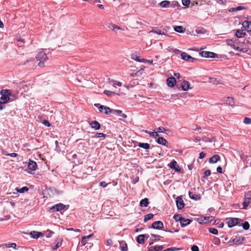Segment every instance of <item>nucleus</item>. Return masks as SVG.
<instances>
[{
  "mask_svg": "<svg viewBox=\"0 0 251 251\" xmlns=\"http://www.w3.org/2000/svg\"><path fill=\"white\" fill-rule=\"evenodd\" d=\"M1 97L0 100L4 104L10 100L9 96L11 95V91L9 90H2L0 92Z\"/></svg>",
  "mask_w": 251,
  "mask_h": 251,
  "instance_id": "1",
  "label": "nucleus"
},
{
  "mask_svg": "<svg viewBox=\"0 0 251 251\" xmlns=\"http://www.w3.org/2000/svg\"><path fill=\"white\" fill-rule=\"evenodd\" d=\"M226 223L229 227H232L236 225L240 226L241 222H243V220L237 218H226Z\"/></svg>",
  "mask_w": 251,
  "mask_h": 251,
  "instance_id": "2",
  "label": "nucleus"
},
{
  "mask_svg": "<svg viewBox=\"0 0 251 251\" xmlns=\"http://www.w3.org/2000/svg\"><path fill=\"white\" fill-rule=\"evenodd\" d=\"M36 58L37 60L39 61L38 63V66L39 67H43L44 62L48 59V57L46 54L43 51L39 52L37 55Z\"/></svg>",
  "mask_w": 251,
  "mask_h": 251,
  "instance_id": "3",
  "label": "nucleus"
},
{
  "mask_svg": "<svg viewBox=\"0 0 251 251\" xmlns=\"http://www.w3.org/2000/svg\"><path fill=\"white\" fill-rule=\"evenodd\" d=\"M227 45L231 47L232 48L236 50L242 51L243 52H246L247 50L243 48H241L239 46H236L234 43V40L232 39H227L226 41Z\"/></svg>",
  "mask_w": 251,
  "mask_h": 251,
  "instance_id": "4",
  "label": "nucleus"
},
{
  "mask_svg": "<svg viewBox=\"0 0 251 251\" xmlns=\"http://www.w3.org/2000/svg\"><path fill=\"white\" fill-rule=\"evenodd\" d=\"M251 203V192H248L245 195L244 201L243 203L242 209H246L249 205Z\"/></svg>",
  "mask_w": 251,
  "mask_h": 251,
  "instance_id": "5",
  "label": "nucleus"
},
{
  "mask_svg": "<svg viewBox=\"0 0 251 251\" xmlns=\"http://www.w3.org/2000/svg\"><path fill=\"white\" fill-rule=\"evenodd\" d=\"M176 204L178 209H181L184 207V203L182 196H178L176 199Z\"/></svg>",
  "mask_w": 251,
  "mask_h": 251,
  "instance_id": "6",
  "label": "nucleus"
},
{
  "mask_svg": "<svg viewBox=\"0 0 251 251\" xmlns=\"http://www.w3.org/2000/svg\"><path fill=\"white\" fill-rule=\"evenodd\" d=\"M200 55L203 57L214 58L215 57V53L210 51H202L200 52Z\"/></svg>",
  "mask_w": 251,
  "mask_h": 251,
  "instance_id": "7",
  "label": "nucleus"
},
{
  "mask_svg": "<svg viewBox=\"0 0 251 251\" xmlns=\"http://www.w3.org/2000/svg\"><path fill=\"white\" fill-rule=\"evenodd\" d=\"M168 166L170 168L174 169L177 172H179L180 171L179 166L177 165V162L174 160L168 164Z\"/></svg>",
  "mask_w": 251,
  "mask_h": 251,
  "instance_id": "8",
  "label": "nucleus"
},
{
  "mask_svg": "<svg viewBox=\"0 0 251 251\" xmlns=\"http://www.w3.org/2000/svg\"><path fill=\"white\" fill-rule=\"evenodd\" d=\"M164 225L161 221H156L152 224L151 227L155 229H162Z\"/></svg>",
  "mask_w": 251,
  "mask_h": 251,
  "instance_id": "9",
  "label": "nucleus"
},
{
  "mask_svg": "<svg viewBox=\"0 0 251 251\" xmlns=\"http://www.w3.org/2000/svg\"><path fill=\"white\" fill-rule=\"evenodd\" d=\"M65 207V205L61 203H59L53 206L51 208V210H52L53 211H59L61 210L64 209Z\"/></svg>",
  "mask_w": 251,
  "mask_h": 251,
  "instance_id": "10",
  "label": "nucleus"
},
{
  "mask_svg": "<svg viewBox=\"0 0 251 251\" xmlns=\"http://www.w3.org/2000/svg\"><path fill=\"white\" fill-rule=\"evenodd\" d=\"M99 110L100 112H103L105 114H108L112 111V109H111L109 107L104 105H100L99 107Z\"/></svg>",
  "mask_w": 251,
  "mask_h": 251,
  "instance_id": "11",
  "label": "nucleus"
},
{
  "mask_svg": "<svg viewBox=\"0 0 251 251\" xmlns=\"http://www.w3.org/2000/svg\"><path fill=\"white\" fill-rule=\"evenodd\" d=\"M181 58L186 61H190V62H193L195 58L191 57L190 55H188L187 53L185 52H183L181 54Z\"/></svg>",
  "mask_w": 251,
  "mask_h": 251,
  "instance_id": "12",
  "label": "nucleus"
},
{
  "mask_svg": "<svg viewBox=\"0 0 251 251\" xmlns=\"http://www.w3.org/2000/svg\"><path fill=\"white\" fill-rule=\"evenodd\" d=\"M176 82V78L173 76L169 77L167 79V83L169 87H173Z\"/></svg>",
  "mask_w": 251,
  "mask_h": 251,
  "instance_id": "13",
  "label": "nucleus"
},
{
  "mask_svg": "<svg viewBox=\"0 0 251 251\" xmlns=\"http://www.w3.org/2000/svg\"><path fill=\"white\" fill-rule=\"evenodd\" d=\"M179 222L181 227H184L189 225L191 222V220L189 219H185L182 217Z\"/></svg>",
  "mask_w": 251,
  "mask_h": 251,
  "instance_id": "14",
  "label": "nucleus"
},
{
  "mask_svg": "<svg viewBox=\"0 0 251 251\" xmlns=\"http://www.w3.org/2000/svg\"><path fill=\"white\" fill-rule=\"evenodd\" d=\"M89 125L92 128L96 130H99L100 127V124L96 121H92L89 123Z\"/></svg>",
  "mask_w": 251,
  "mask_h": 251,
  "instance_id": "15",
  "label": "nucleus"
},
{
  "mask_svg": "<svg viewBox=\"0 0 251 251\" xmlns=\"http://www.w3.org/2000/svg\"><path fill=\"white\" fill-rule=\"evenodd\" d=\"M37 167V163L36 162L29 160L28 163V169L32 171H34L36 169Z\"/></svg>",
  "mask_w": 251,
  "mask_h": 251,
  "instance_id": "16",
  "label": "nucleus"
},
{
  "mask_svg": "<svg viewBox=\"0 0 251 251\" xmlns=\"http://www.w3.org/2000/svg\"><path fill=\"white\" fill-rule=\"evenodd\" d=\"M242 25L248 31H251V22L245 21L243 22Z\"/></svg>",
  "mask_w": 251,
  "mask_h": 251,
  "instance_id": "17",
  "label": "nucleus"
},
{
  "mask_svg": "<svg viewBox=\"0 0 251 251\" xmlns=\"http://www.w3.org/2000/svg\"><path fill=\"white\" fill-rule=\"evenodd\" d=\"M245 239V237H236L235 238L233 239V242H234V243L235 245H240L243 243V242Z\"/></svg>",
  "mask_w": 251,
  "mask_h": 251,
  "instance_id": "18",
  "label": "nucleus"
},
{
  "mask_svg": "<svg viewBox=\"0 0 251 251\" xmlns=\"http://www.w3.org/2000/svg\"><path fill=\"white\" fill-rule=\"evenodd\" d=\"M246 34V32L243 29H238L237 30L235 35L237 38H242L244 37Z\"/></svg>",
  "mask_w": 251,
  "mask_h": 251,
  "instance_id": "19",
  "label": "nucleus"
},
{
  "mask_svg": "<svg viewBox=\"0 0 251 251\" xmlns=\"http://www.w3.org/2000/svg\"><path fill=\"white\" fill-rule=\"evenodd\" d=\"M164 249L163 246H158L156 247L151 246L149 248L147 251H162Z\"/></svg>",
  "mask_w": 251,
  "mask_h": 251,
  "instance_id": "20",
  "label": "nucleus"
},
{
  "mask_svg": "<svg viewBox=\"0 0 251 251\" xmlns=\"http://www.w3.org/2000/svg\"><path fill=\"white\" fill-rule=\"evenodd\" d=\"M220 159V157L219 155H214L209 158V162L210 163H216Z\"/></svg>",
  "mask_w": 251,
  "mask_h": 251,
  "instance_id": "21",
  "label": "nucleus"
},
{
  "mask_svg": "<svg viewBox=\"0 0 251 251\" xmlns=\"http://www.w3.org/2000/svg\"><path fill=\"white\" fill-rule=\"evenodd\" d=\"M145 234H140L137 236L136 238V241L138 243L140 244H143L145 243Z\"/></svg>",
  "mask_w": 251,
  "mask_h": 251,
  "instance_id": "22",
  "label": "nucleus"
},
{
  "mask_svg": "<svg viewBox=\"0 0 251 251\" xmlns=\"http://www.w3.org/2000/svg\"><path fill=\"white\" fill-rule=\"evenodd\" d=\"M189 197L194 200H199L201 199V196L200 195L193 193L192 192H189Z\"/></svg>",
  "mask_w": 251,
  "mask_h": 251,
  "instance_id": "23",
  "label": "nucleus"
},
{
  "mask_svg": "<svg viewBox=\"0 0 251 251\" xmlns=\"http://www.w3.org/2000/svg\"><path fill=\"white\" fill-rule=\"evenodd\" d=\"M247 7L244 6H238L236 7H233L229 9V12H233L235 11H239V10H245L246 9Z\"/></svg>",
  "mask_w": 251,
  "mask_h": 251,
  "instance_id": "24",
  "label": "nucleus"
},
{
  "mask_svg": "<svg viewBox=\"0 0 251 251\" xmlns=\"http://www.w3.org/2000/svg\"><path fill=\"white\" fill-rule=\"evenodd\" d=\"M156 142L158 144L162 145L165 146H167V144H168L167 141L164 139L163 137H159L157 140Z\"/></svg>",
  "mask_w": 251,
  "mask_h": 251,
  "instance_id": "25",
  "label": "nucleus"
},
{
  "mask_svg": "<svg viewBox=\"0 0 251 251\" xmlns=\"http://www.w3.org/2000/svg\"><path fill=\"white\" fill-rule=\"evenodd\" d=\"M182 89L184 91L188 90L190 88V83L188 81L184 80L181 85Z\"/></svg>",
  "mask_w": 251,
  "mask_h": 251,
  "instance_id": "26",
  "label": "nucleus"
},
{
  "mask_svg": "<svg viewBox=\"0 0 251 251\" xmlns=\"http://www.w3.org/2000/svg\"><path fill=\"white\" fill-rule=\"evenodd\" d=\"M221 80L215 77H210L209 78V82L213 84H218L221 83Z\"/></svg>",
  "mask_w": 251,
  "mask_h": 251,
  "instance_id": "27",
  "label": "nucleus"
},
{
  "mask_svg": "<svg viewBox=\"0 0 251 251\" xmlns=\"http://www.w3.org/2000/svg\"><path fill=\"white\" fill-rule=\"evenodd\" d=\"M112 112H113L114 114L118 115L123 118H126L127 115L125 114H122V111L121 110H113Z\"/></svg>",
  "mask_w": 251,
  "mask_h": 251,
  "instance_id": "28",
  "label": "nucleus"
},
{
  "mask_svg": "<svg viewBox=\"0 0 251 251\" xmlns=\"http://www.w3.org/2000/svg\"><path fill=\"white\" fill-rule=\"evenodd\" d=\"M121 245H122L120 246V248L122 251H127L128 250L127 244L125 241L120 242Z\"/></svg>",
  "mask_w": 251,
  "mask_h": 251,
  "instance_id": "29",
  "label": "nucleus"
},
{
  "mask_svg": "<svg viewBox=\"0 0 251 251\" xmlns=\"http://www.w3.org/2000/svg\"><path fill=\"white\" fill-rule=\"evenodd\" d=\"M49 190H50V192L51 193V194L53 195H59L61 193V192L57 190V189H56L54 187L50 188Z\"/></svg>",
  "mask_w": 251,
  "mask_h": 251,
  "instance_id": "30",
  "label": "nucleus"
},
{
  "mask_svg": "<svg viewBox=\"0 0 251 251\" xmlns=\"http://www.w3.org/2000/svg\"><path fill=\"white\" fill-rule=\"evenodd\" d=\"M30 234L33 238H38V237H39L40 235H43L41 232L35 231H31Z\"/></svg>",
  "mask_w": 251,
  "mask_h": 251,
  "instance_id": "31",
  "label": "nucleus"
},
{
  "mask_svg": "<svg viewBox=\"0 0 251 251\" xmlns=\"http://www.w3.org/2000/svg\"><path fill=\"white\" fill-rule=\"evenodd\" d=\"M149 203V200L148 198H145L142 200L140 202V205L141 206L147 207L148 206Z\"/></svg>",
  "mask_w": 251,
  "mask_h": 251,
  "instance_id": "32",
  "label": "nucleus"
},
{
  "mask_svg": "<svg viewBox=\"0 0 251 251\" xmlns=\"http://www.w3.org/2000/svg\"><path fill=\"white\" fill-rule=\"evenodd\" d=\"M174 30L179 33H183L185 31V28L182 26H175Z\"/></svg>",
  "mask_w": 251,
  "mask_h": 251,
  "instance_id": "33",
  "label": "nucleus"
},
{
  "mask_svg": "<svg viewBox=\"0 0 251 251\" xmlns=\"http://www.w3.org/2000/svg\"><path fill=\"white\" fill-rule=\"evenodd\" d=\"M162 238L161 236L159 235H155V234H151V239L152 240V241H159L161 239V238Z\"/></svg>",
  "mask_w": 251,
  "mask_h": 251,
  "instance_id": "34",
  "label": "nucleus"
},
{
  "mask_svg": "<svg viewBox=\"0 0 251 251\" xmlns=\"http://www.w3.org/2000/svg\"><path fill=\"white\" fill-rule=\"evenodd\" d=\"M153 216H154V215L152 213H149V214L145 215L144 219V222L145 223H146L147 221H148L149 220L152 219L153 218Z\"/></svg>",
  "mask_w": 251,
  "mask_h": 251,
  "instance_id": "35",
  "label": "nucleus"
},
{
  "mask_svg": "<svg viewBox=\"0 0 251 251\" xmlns=\"http://www.w3.org/2000/svg\"><path fill=\"white\" fill-rule=\"evenodd\" d=\"M138 146L141 148L147 150L150 148V145L148 143H140Z\"/></svg>",
  "mask_w": 251,
  "mask_h": 251,
  "instance_id": "36",
  "label": "nucleus"
},
{
  "mask_svg": "<svg viewBox=\"0 0 251 251\" xmlns=\"http://www.w3.org/2000/svg\"><path fill=\"white\" fill-rule=\"evenodd\" d=\"M16 190L17 191V192H18V193H24L25 192L27 191L28 190V188L27 187L25 186L20 189H18V188H16Z\"/></svg>",
  "mask_w": 251,
  "mask_h": 251,
  "instance_id": "37",
  "label": "nucleus"
},
{
  "mask_svg": "<svg viewBox=\"0 0 251 251\" xmlns=\"http://www.w3.org/2000/svg\"><path fill=\"white\" fill-rule=\"evenodd\" d=\"M131 58L134 60H136L138 62H142L143 61H144L145 59H140L138 57V56H137L136 54H132L131 55Z\"/></svg>",
  "mask_w": 251,
  "mask_h": 251,
  "instance_id": "38",
  "label": "nucleus"
},
{
  "mask_svg": "<svg viewBox=\"0 0 251 251\" xmlns=\"http://www.w3.org/2000/svg\"><path fill=\"white\" fill-rule=\"evenodd\" d=\"M226 103L229 105H233L234 104L233 99L232 98L228 97L226 100Z\"/></svg>",
  "mask_w": 251,
  "mask_h": 251,
  "instance_id": "39",
  "label": "nucleus"
},
{
  "mask_svg": "<svg viewBox=\"0 0 251 251\" xmlns=\"http://www.w3.org/2000/svg\"><path fill=\"white\" fill-rule=\"evenodd\" d=\"M146 132L148 133L150 135V136L153 137L154 138H156L159 136L157 131L156 132H150V131H146Z\"/></svg>",
  "mask_w": 251,
  "mask_h": 251,
  "instance_id": "40",
  "label": "nucleus"
},
{
  "mask_svg": "<svg viewBox=\"0 0 251 251\" xmlns=\"http://www.w3.org/2000/svg\"><path fill=\"white\" fill-rule=\"evenodd\" d=\"M170 3V1L168 0H164L160 2L159 5L162 7H166L168 6L169 4Z\"/></svg>",
  "mask_w": 251,
  "mask_h": 251,
  "instance_id": "41",
  "label": "nucleus"
},
{
  "mask_svg": "<svg viewBox=\"0 0 251 251\" xmlns=\"http://www.w3.org/2000/svg\"><path fill=\"white\" fill-rule=\"evenodd\" d=\"M208 231L212 234L217 235L218 233V230L215 228L210 227L208 229Z\"/></svg>",
  "mask_w": 251,
  "mask_h": 251,
  "instance_id": "42",
  "label": "nucleus"
},
{
  "mask_svg": "<svg viewBox=\"0 0 251 251\" xmlns=\"http://www.w3.org/2000/svg\"><path fill=\"white\" fill-rule=\"evenodd\" d=\"M234 43L236 46H239L241 48H242L241 47L243 46V45L244 44L243 42H241L238 39L235 40Z\"/></svg>",
  "mask_w": 251,
  "mask_h": 251,
  "instance_id": "43",
  "label": "nucleus"
},
{
  "mask_svg": "<svg viewBox=\"0 0 251 251\" xmlns=\"http://www.w3.org/2000/svg\"><path fill=\"white\" fill-rule=\"evenodd\" d=\"M203 219L205 221V223H206L207 222L212 221L214 220V217L213 216L204 217Z\"/></svg>",
  "mask_w": 251,
  "mask_h": 251,
  "instance_id": "44",
  "label": "nucleus"
},
{
  "mask_svg": "<svg viewBox=\"0 0 251 251\" xmlns=\"http://www.w3.org/2000/svg\"><path fill=\"white\" fill-rule=\"evenodd\" d=\"M171 6L173 8L176 7L178 8L179 7H180V5L178 2H177V1H173Z\"/></svg>",
  "mask_w": 251,
  "mask_h": 251,
  "instance_id": "45",
  "label": "nucleus"
},
{
  "mask_svg": "<svg viewBox=\"0 0 251 251\" xmlns=\"http://www.w3.org/2000/svg\"><path fill=\"white\" fill-rule=\"evenodd\" d=\"M243 228L245 230H248L250 228V224L248 222H245L242 224Z\"/></svg>",
  "mask_w": 251,
  "mask_h": 251,
  "instance_id": "46",
  "label": "nucleus"
},
{
  "mask_svg": "<svg viewBox=\"0 0 251 251\" xmlns=\"http://www.w3.org/2000/svg\"><path fill=\"white\" fill-rule=\"evenodd\" d=\"M103 93L108 97H110L112 94H115V92L109 90H104Z\"/></svg>",
  "mask_w": 251,
  "mask_h": 251,
  "instance_id": "47",
  "label": "nucleus"
},
{
  "mask_svg": "<svg viewBox=\"0 0 251 251\" xmlns=\"http://www.w3.org/2000/svg\"><path fill=\"white\" fill-rule=\"evenodd\" d=\"M106 134L103 133H97L94 137L95 138H100V137H105Z\"/></svg>",
  "mask_w": 251,
  "mask_h": 251,
  "instance_id": "48",
  "label": "nucleus"
},
{
  "mask_svg": "<svg viewBox=\"0 0 251 251\" xmlns=\"http://www.w3.org/2000/svg\"><path fill=\"white\" fill-rule=\"evenodd\" d=\"M7 248H13L15 249L16 247V244L15 243H8L4 245Z\"/></svg>",
  "mask_w": 251,
  "mask_h": 251,
  "instance_id": "49",
  "label": "nucleus"
},
{
  "mask_svg": "<svg viewBox=\"0 0 251 251\" xmlns=\"http://www.w3.org/2000/svg\"><path fill=\"white\" fill-rule=\"evenodd\" d=\"M173 218H174V219H175V220L176 221V222H177V221L180 222V221L181 219H182V217H181V216H180V215H179V214H176V215H175L174 216V217H173Z\"/></svg>",
  "mask_w": 251,
  "mask_h": 251,
  "instance_id": "50",
  "label": "nucleus"
},
{
  "mask_svg": "<svg viewBox=\"0 0 251 251\" xmlns=\"http://www.w3.org/2000/svg\"><path fill=\"white\" fill-rule=\"evenodd\" d=\"M168 130L166 129L164 127L160 126L157 129V132H165L166 131H167Z\"/></svg>",
  "mask_w": 251,
  "mask_h": 251,
  "instance_id": "51",
  "label": "nucleus"
},
{
  "mask_svg": "<svg viewBox=\"0 0 251 251\" xmlns=\"http://www.w3.org/2000/svg\"><path fill=\"white\" fill-rule=\"evenodd\" d=\"M109 27L112 30H114L115 28H117L118 29H121V28L120 26L116 25L114 24H111L110 25Z\"/></svg>",
  "mask_w": 251,
  "mask_h": 251,
  "instance_id": "52",
  "label": "nucleus"
},
{
  "mask_svg": "<svg viewBox=\"0 0 251 251\" xmlns=\"http://www.w3.org/2000/svg\"><path fill=\"white\" fill-rule=\"evenodd\" d=\"M190 3V0H182V3L184 6H188Z\"/></svg>",
  "mask_w": 251,
  "mask_h": 251,
  "instance_id": "53",
  "label": "nucleus"
},
{
  "mask_svg": "<svg viewBox=\"0 0 251 251\" xmlns=\"http://www.w3.org/2000/svg\"><path fill=\"white\" fill-rule=\"evenodd\" d=\"M244 122L246 124H251V119L249 118L246 117L244 120Z\"/></svg>",
  "mask_w": 251,
  "mask_h": 251,
  "instance_id": "54",
  "label": "nucleus"
},
{
  "mask_svg": "<svg viewBox=\"0 0 251 251\" xmlns=\"http://www.w3.org/2000/svg\"><path fill=\"white\" fill-rule=\"evenodd\" d=\"M112 81L113 83V86L114 87H115L116 85H117L118 86H122V83L121 82L117 81L116 80H112Z\"/></svg>",
  "mask_w": 251,
  "mask_h": 251,
  "instance_id": "55",
  "label": "nucleus"
},
{
  "mask_svg": "<svg viewBox=\"0 0 251 251\" xmlns=\"http://www.w3.org/2000/svg\"><path fill=\"white\" fill-rule=\"evenodd\" d=\"M211 174L210 171L209 170H207L205 171L204 173V176L203 177L205 178V177H207Z\"/></svg>",
  "mask_w": 251,
  "mask_h": 251,
  "instance_id": "56",
  "label": "nucleus"
},
{
  "mask_svg": "<svg viewBox=\"0 0 251 251\" xmlns=\"http://www.w3.org/2000/svg\"><path fill=\"white\" fill-rule=\"evenodd\" d=\"M179 248H171L166 249L164 251H177L179 250Z\"/></svg>",
  "mask_w": 251,
  "mask_h": 251,
  "instance_id": "57",
  "label": "nucleus"
},
{
  "mask_svg": "<svg viewBox=\"0 0 251 251\" xmlns=\"http://www.w3.org/2000/svg\"><path fill=\"white\" fill-rule=\"evenodd\" d=\"M192 251H199V247L196 245H193L191 248Z\"/></svg>",
  "mask_w": 251,
  "mask_h": 251,
  "instance_id": "58",
  "label": "nucleus"
},
{
  "mask_svg": "<svg viewBox=\"0 0 251 251\" xmlns=\"http://www.w3.org/2000/svg\"><path fill=\"white\" fill-rule=\"evenodd\" d=\"M87 239L83 236L81 239L82 245L84 246L87 244Z\"/></svg>",
  "mask_w": 251,
  "mask_h": 251,
  "instance_id": "59",
  "label": "nucleus"
},
{
  "mask_svg": "<svg viewBox=\"0 0 251 251\" xmlns=\"http://www.w3.org/2000/svg\"><path fill=\"white\" fill-rule=\"evenodd\" d=\"M112 244V240L111 239H108L106 241V246H110Z\"/></svg>",
  "mask_w": 251,
  "mask_h": 251,
  "instance_id": "60",
  "label": "nucleus"
},
{
  "mask_svg": "<svg viewBox=\"0 0 251 251\" xmlns=\"http://www.w3.org/2000/svg\"><path fill=\"white\" fill-rule=\"evenodd\" d=\"M5 154L6 155H8V156H10L12 157H16L17 156H18V154L16 153H11Z\"/></svg>",
  "mask_w": 251,
  "mask_h": 251,
  "instance_id": "61",
  "label": "nucleus"
},
{
  "mask_svg": "<svg viewBox=\"0 0 251 251\" xmlns=\"http://www.w3.org/2000/svg\"><path fill=\"white\" fill-rule=\"evenodd\" d=\"M100 185L103 188H105L107 186V184L105 181H101L100 182Z\"/></svg>",
  "mask_w": 251,
  "mask_h": 251,
  "instance_id": "62",
  "label": "nucleus"
},
{
  "mask_svg": "<svg viewBox=\"0 0 251 251\" xmlns=\"http://www.w3.org/2000/svg\"><path fill=\"white\" fill-rule=\"evenodd\" d=\"M205 155L206 154L203 152H201L200 153V155H199V158L200 159H202L205 156Z\"/></svg>",
  "mask_w": 251,
  "mask_h": 251,
  "instance_id": "63",
  "label": "nucleus"
},
{
  "mask_svg": "<svg viewBox=\"0 0 251 251\" xmlns=\"http://www.w3.org/2000/svg\"><path fill=\"white\" fill-rule=\"evenodd\" d=\"M43 124L47 126H50V124L47 120H44L43 122Z\"/></svg>",
  "mask_w": 251,
  "mask_h": 251,
  "instance_id": "64",
  "label": "nucleus"
}]
</instances>
